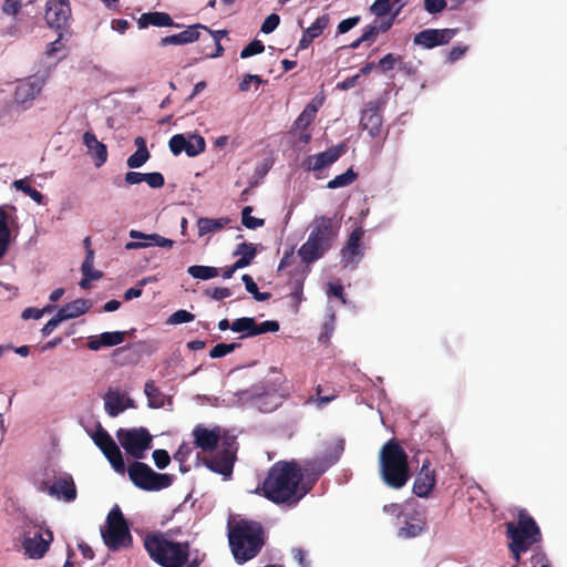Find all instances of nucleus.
<instances>
[{"mask_svg": "<svg viewBox=\"0 0 567 567\" xmlns=\"http://www.w3.org/2000/svg\"><path fill=\"white\" fill-rule=\"evenodd\" d=\"M94 444L101 450L112 467L120 474H124L125 463L122 452L110 433L103 427H99L92 435Z\"/></svg>", "mask_w": 567, "mask_h": 567, "instance_id": "nucleus-12", "label": "nucleus"}, {"mask_svg": "<svg viewBox=\"0 0 567 567\" xmlns=\"http://www.w3.org/2000/svg\"><path fill=\"white\" fill-rule=\"evenodd\" d=\"M346 153V145L340 144L317 155L308 156L303 165L308 171H320L337 162Z\"/></svg>", "mask_w": 567, "mask_h": 567, "instance_id": "nucleus-19", "label": "nucleus"}, {"mask_svg": "<svg viewBox=\"0 0 567 567\" xmlns=\"http://www.w3.org/2000/svg\"><path fill=\"white\" fill-rule=\"evenodd\" d=\"M62 321L63 320L61 319V317L56 313L44 324V327L41 330L42 334L44 337L50 336Z\"/></svg>", "mask_w": 567, "mask_h": 567, "instance_id": "nucleus-62", "label": "nucleus"}, {"mask_svg": "<svg viewBox=\"0 0 567 567\" xmlns=\"http://www.w3.org/2000/svg\"><path fill=\"white\" fill-rule=\"evenodd\" d=\"M186 146V136L184 134H175L171 137L168 142L169 151L175 155H179L182 152H185Z\"/></svg>", "mask_w": 567, "mask_h": 567, "instance_id": "nucleus-48", "label": "nucleus"}, {"mask_svg": "<svg viewBox=\"0 0 567 567\" xmlns=\"http://www.w3.org/2000/svg\"><path fill=\"white\" fill-rule=\"evenodd\" d=\"M401 60L400 55H394L393 53L385 54L377 64V68L385 73L388 71H391L395 63Z\"/></svg>", "mask_w": 567, "mask_h": 567, "instance_id": "nucleus-50", "label": "nucleus"}, {"mask_svg": "<svg viewBox=\"0 0 567 567\" xmlns=\"http://www.w3.org/2000/svg\"><path fill=\"white\" fill-rule=\"evenodd\" d=\"M153 460L155 462V465L161 470L166 468L171 462L169 454L165 450H155L153 452Z\"/></svg>", "mask_w": 567, "mask_h": 567, "instance_id": "nucleus-56", "label": "nucleus"}, {"mask_svg": "<svg viewBox=\"0 0 567 567\" xmlns=\"http://www.w3.org/2000/svg\"><path fill=\"white\" fill-rule=\"evenodd\" d=\"M116 437L125 452L135 460L145 457V452L152 447L153 436L146 427H121Z\"/></svg>", "mask_w": 567, "mask_h": 567, "instance_id": "nucleus-9", "label": "nucleus"}, {"mask_svg": "<svg viewBox=\"0 0 567 567\" xmlns=\"http://www.w3.org/2000/svg\"><path fill=\"white\" fill-rule=\"evenodd\" d=\"M338 396L337 391L334 389H330L329 391H324L322 385H317L316 388V402L318 406H323L331 401H333Z\"/></svg>", "mask_w": 567, "mask_h": 567, "instance_id": "nucleus-44", "label": "nucleus"}, {"mask_svg": "<svg viewBox=\"0 0 567 567\" xmlns=\"http://www.w3.org/2000/svg\"><path fill=\"white\" fill-rule=\"evenodd\" d=\"M206 143L203 136L193 134L186 137L185 153L189 157H195L205 151Z\"/></svg>", "mask_w": 567, "mask_h": 567, "instance_id": "nucleus-38", "label": "nucleus"}, {"mask_svg": "<svg viewBox=\"0 0 567 567\" xmlns=\"http://www.w3.org/2000/svg\"><path fill=\"white\" fill-rule=\"evenodd\" d=\"M426 527V520L422 512L413 509L404 514V525L399 528L398 537L403 539L420 536Z\"/></svg>", "mask_w": 567, "mask_h": 567, "instance_id": "nucleus-20", "label": "nucleus"}, {"mask_svg": "<svg viewBox=\"0 0 567 567\" xmlns=\"http://www.w3.org/2000/svg\"><path fill=\"white\" fill-rule=\"evenodd\" d=\"M44 18L50 28L58 30L65 28L71 19L69 0H48Z\"/></svg>", "mask_w": 567, "mask_h": 567, "instance_id": "nucleus-14", "label": "nucleus"}, {"mask_svg": "<svg viewBox=\"0 0 567 567\" xmlns=\"http://www.w3.org/2000/svg\"><path fill=\"white\" fill-rule=\"evenodd\" d=\"M361 18L360 16H354V17H351V18H348V19H344L342 20L339 24H338V33L339 34H343V33H347L348 31H350L352 28H354L355 25L359 24Z\"/></svg>", "mask_w": 567, "mask_h": 567, "instance_id": "nucleus-58", "label": "nucleus"}, {"mask_svg": "<svg viewBox=\"0 0 567 567\" xmlns=\"http://www.w3.org/2000/svg\"><path fill=\"white\" fill-rule=\"evenodd\" d=\"M430 464L429 458H425L414 480L413 493L419 497H427L435 486V471L430 468Z\"/></svg>", "mask_w": 567, "mask_h": 567, "instance_id": "nucleus-21", "label": "nucleus"}, {"mask_svg": "<svg viewBox=\"0 0 567 567\" xmlns=\"http://www.w3.org/2000/svg\"><path fill=\"white\" fill-rule=\"evenodd\" d=\"M104 544L110 550L116 551L132 545L128 524L118 506H114L106 518L105 528L101 529Z\"/></svg>", "mask_w": 567, "mask_h": 567, "instance_id": "nucleus-6", "label": "nucleus"}, {"mask_svg": "<svg viewBox=\"0 0 567 567\" xmlns=\"http://www.w3.org/2000/svg\"><path fill=\"white\" fill-rule=\"evenodd\" d=\"M43 80L37 76H30L20 81L14 91V101L19 104H23L35 99V96L41 92Z\"/></svg>", "mask_w": 567, "mask_h": 567, "instance_id": "nucleus-25", "label": "nucleus"}, {"mask_svg": "<svg viewBox=\"0 0 567 567\" xmlns=\"http://www.w3.org/2000/svg\"><path fill=\"white\" fill-rule=\"evenodd\" d=\"M329 24H330V17H329V14L324 13V14L318 17L308 29L316 38H319L323 33V31L328 28Z\"/></svg>", "mask_w": 567, "mask_h": 567, "instance_id": "nucleus-45", "label": "nucleus"}, {"mask_svg": "<svg viewBox=\"0 0 567 567\" xmlns=\"http://www.w3.org/2000/svg\"><path fill=\"white\" fill-rule=\"evenodd\" d=\"M393 22H394V16L389 17L383 20L375 19L372 24L375 25L378 33H384L391 29V27L393 25Z\"/></svg>", "mask_w": 567, "mask_h": 567, "instance_id": "nucleus-64", "label": "nucleus"}, {"mask_svg": "<svg viewBox=\"0 0 567 567\" xmlns=\"http://www.w3.org/2000/svg\"><path fill=\"white\" fill-rule=\"evenodd\" d=\"M383 117L377 107H370L362 112L360 126L363 131H368L373 138L381 137L383 131Z\"/></svg>", "mask_w": 567, "mask_h": 567, "instance_id": "nucleus-26", "label": "nucleus"}, {"mask_svg": "<svg viewBox=\"0 0 567 567\" xmlns=\"http://www.w3.org/2000/svg\"><path fill=\"white\" fill-rule=\"evenodd\" d=\"M143 544L150 557L162 567H184L189 558L188 542L168 540L161 532L148 533Z\"/></svg>", "mask_w": 567, "mask_h": 567, "instance_id": "nucleus-5", "label": "nucleus"}, {"mask_svg": "<svg viewBox=\"0 0 567 567\" xmlns=\"http://www.w3.org/2000/svg\"><path fill=\"white\" fill-rule=\"evenodd\" d=\"M130 237L133 239H145L146 243H126V250H136L152 246L172 248L174 245V240L165 238L158 234H144L136 229L130 230Z\"/></svg>", "mask_w": 567, "mask_h": 567, "instance_id": "nucleus-23", "label": "nucleus"}, {"mask_svg": "<svg viewBox=\"0 0 567 567\" xmlns=\"http://www.w3.org/2000/svg\"><path fill=\"white\" fill-rule=\"evenodd\" d=\"M21 9H22L21 0H4V2L1 6L2 12L8 16L19 14Z\"/></svg>", "mask_w": 567, "mask_h": 567, "instance_id": "nucleus-55", "label": "nucleus"}, {"mask_svg": "<svg viewBox=\"0 0 567 567\" xmlns=\"http://www.w3.org/2000/svg\"><path fill=\"white\" fill-rule=\"evenodd\" d=\"M93 264H94V251H89V254H86V256L82 262L81 271L84 277H91L94 280L101 279L103 274L100 270H94Z\"/></svg>", "mask_w": 567, "mask_h": 567, "instance_id": "nucleus-41", "label": "nucleus"}, {"mask_svg": "<svg viewBox=\"0 0 567 567\" xmlns=\"http://www.w3.org/2000/svg\"><path fill=\"white\" fill-rule=\"evenodd\" d=\"M126 331L103 332L96 339L87 342V348L92 351H99L103 347H114L125 341Z\"/></svg>", "mask_w": 567, "mask_h": 567, "instance_id": "nucleus-29", "label": "nucleus"}, {"mask_svg": "<svg viewBox=\"0 0 567 567\" xmlns=\"http://www.w3.org/2000/svg\"><path fill=\"white\" fill-rule=\"evenodd\" d=\"M305 274L303 271H301L299 274V278H297L295 281H293V290L291 292V297L297 300L298 302L301 301V297H302V288H303V280H305Z\"/></svg>", "mask_w": 567, "mask_h": 567, "instance_id": "nucleus-61", "label": "nucleus"}, {"mask_svg": "<svg viewBox=\"0 0 567 567\" xmlns=\"http://www.w3.org/2000/svg\"><path fill=\"white\" fill-rule=\"evenodd\" d=\"M291 554L301 567H311V561L308 559V553L302 548H292Z\"/></svg>", "mask_w": 567, "mask_h": 567, "instance_id": "nucleus-59", "label": "nucleus"}, {"mask_svg": "<svg viewBox=\"0 0 567 567\" xmlns=\"http://www.w3.org/2000/svg\"><path fill=\"white\" fill-rule=\"evenodd\" d=\"M194 444L203 452H213L218 447V443L221 440V429L215 426L207 429L202 424H197L193 430Z\"/></svg>", "mask_w": 567, "mask_h": 567, "instance_id": "nucleus-18", "label": "nucleus"}, {"mask_svg": "<svg viewBox=\"0 0 567 567\" xmlns=\"http://www.w3.org/2000/svg\"><path fill=\"white\" fill-rule=\"evenodd\" d=\"M83 143L87 147V153L94 159L96 167H101L107 159L106 146L97 141L96 136L91 132H85Z\"/></svg>", "mask_w": 567, "mask_h": 567, "instance_id": "nucleus-27", "label": "nucleus"}, {"mask_svg": "<svg viewBox=\"0 0 567 567\" xmlns=\"http://www.w3.org/2000/svg\"><path fill=\"white\" fill-rule=\"evenodd\" d=\"M227 218H207L202 217L197 220L198 235L204 236L210 233L218 231L227 224Z\"/></svg>", "mask_w": 567, "mask_h": 567, "instance_id": "nucleus-35", "label": "nucleus"}, {"mask_svg": "<svg viewBox=\"0 0 567 567\" xmlns=\"http://www.w3.org/2000/svg\"><path fill=\"white\" fill-rule=\"evenodd\" d=\"M457 29H425L414 37V43L425 49L447 44L457 33Z\"/></svg>", "mask_w": 567, "mask_h": 567, "instance_id": "nucleus-16", "label": "nucleus"}, {"mask_svg": "<svg viewBox=\"0 0 567 567\" xmlns=\"http://www.w3.org/2000/svg\"><path fill=\"white\" fill-rule=\"evenodd\" d=\"M204 295L206 297H209L214 300H223L225 298H228L231 296V291L229 288L226 287H217V288H209L204 291Z\"/></svg>", "mask_w": 567, "mask_h": 567, "instance_id": "nucleus-54", "label": "nucleus"}, {"mask_svg": "<svg viewBox=\"0 0 567 567\" xmlns=\"http://www.w3.org/2000/svg\"><path fill=\"white\" fill-rule=\"evenodd\" d=\"M340 225L328 216H316L308 239L298 250L302 262L310 265L322 258L333 246Z\"/></svg>", "mask_w": 567, "mask_h": 567, "instance_id": "nucleus-4", "label": "nucleus"}, {"mask_svg": "<svg viewBox=\"0 0 567 567\" xmlns=\"http://www.w3.org/2000/svg\"><path fill=\"white\" fill-rule=\"evenodd\" d=\"M370 10L378 18L384 17L391 10V0H375Z\"/></svg>", "mask_w": 567, "mask_h": 567, "instance_id": "nucleus-52", "label": "nucleus"}, {"mask_svg": "<svg viewBox=\"0 0 567 567\" xmlns=\"http://www.w3.org/2000/svg\"><path fill=\"white\" fill-rule=\"evenodd\" d=\"M358 177V174L352 169L349 168L346 173L340 174L328 182L327 187L330 189H336L340 187L348 186L352 184Z\"/></svg>", "mask_w": 567, "mask_h": 567, "instance_id": "nucleus-39", "label": "nucleus"}, {"mask_svg": "<svg viewBox=\"0 0 567 567\" xmlns=\"http://www.w3.org/2000/svg\"><path fill=\"white\" fill-rule=\"evenodd\" d=\"M91 307H92V302L90 300L76 299V300L69 302L64 307L60 308L56 313L64 321V320L74 319V318H78V317L84 315L85 312H87L90 310Z\"/></svg>", "mask_w": 567, "mask_h": 567, "instance_id": "nucleus-31", "label": "nucleus"}, {"mask_svg": "<svg viewBox=\"0 0 567 567\" xmlns=\"http://www.w3.org/2000/svg\"><path fill=\"white\" fill-rule=\"evenodd\" d=\"M318 109L313 104H308L303 111L299 114L293 123L295 130L306 131L308 126L313 122L317 115Z\"/></svg>", "mask_w": 567, "mask_h": 567, "instance_id": "nucleus-36", "label": "nucleus"}, {"mask_svg": "<svg viewBox=\"0 0 567 567\" xmlns=\"http://www.w3.org/2000/svg\"><path fill=\"white\" fill-rule=\"evenodd\" d=\"M187 272L195 279L209 280L219 275V269L212 266L194 265L188 267Z\"/></svg>", "mask_w": 567, "mask_h": 567, "instance_id": "nucleus-37", "label": "nucleus"}, {"mask_svg": "<svg viewBox=\"0 0 567 567\" xmlns=\"http://www.w3.org/2000/svg\"><path fill=\"white\" fill-rule=\"evenodd\" d=\"M48 493L58 499L73 502L76 498V487L73 477L70 474L56 477L49 486Z\"/></svg>", "mask_w": 567, "mask_h": 567, "instance_id": "nucleus-22", "label": "nucleus"}, {"mask_svg": "<svg viewBox=\"0 0 567 567\" xmlns=\"http://www.w3.org/2000/svg\"><path fill=\"white\" fill-rule=\"evenodd\" d=\"M140 29H145L150 25L163 28V27H175L179 28V23H175L172 17L166 12L153 11L143 13L137 20Z\"/></svg>", "mask_w": 567, "mask_h": 567, "instance_id": "nucleus-28", "label": "nucleus"}, {"mask_svg": "<svg viewBox=\"0 0 567 567\" xmlns=\"http://www.w3.org/2000/svg\"><path fill=\"white\" fill-rule=\"evenodd\" d=\"M123 394L114 389H109L104 396V408L111 417L117 416L126 406L123 404Z\"/></svg>", "mask_w": 567, "mask_h": 567, "instance_id": "nucleus-33", "label": "nucleus"}, {"mask_svg": "<svg viewBox=\"0 0 567 567\" xmlns=\"http://www.w3.org/2000/svg\"><path fill=\"white\" fill-rule=\"evenodd\" d=\"M186 146V136L184 134H175L171 137L168 142L169 151L175 155H179L182 152H185Z\"/></svg>", "mask_w": 567, "mask_h": 567, "instance_id": "nucleus-47", "label": "nucleus"}, {"mask_svg": "<svg viewBox=\"0 0 567 567\" xmlns=\"http://www.w3.org/2000/svg\"><path fill=\"white\" fill-rule=\"evenodd\" d=\"M235 437H225L221 441L220 449L209 457H204V464L213 472L229 477L233 474L236 461Z\"/></svg>", "mask_w": 567, "mask_h": 567, "instance_id": "nucleus-11", "label": "nucleus"}, {"mask_svg": "<svg viewBox=\"0 0 567 567\" xmlns=\"http://www.w3.org/2000/svg\"><path fill=\"white\" fill-rule=\"evenodd\" d=\"M303 480L305 473L298 461H278L268 470L260 489L275 504L297 505L312 489V485Z\"/></svg>", "mask_w": 567, "mask_h": 567, "instance_id": "nucleus-1", "label": "nucleus"}, {"mask_svg": "<svg viewBox=\"0 0 567 567\" xmlns=\"http://www.w3.org/2000/svg\"><path fill=\"white\" fill-rule=\"evenodd\" d=\"M136 151L127 158V166L130 168H138L143 166L151 157V154L146 146V140L142 136H137L134 141Z\"/></svg>", "mask_w": 567, "mask_h": 567, "instance_id": "nucleus-32", "label": "nucleus"}, {"mask_svg": "<svg viewBox=\"0 0 567 567\" xmlns=\"http://www.w3.org/2000/svg\"><path fill=\"white\" fill-rule=\"evenodd\" d=\"M228 543L236 563L243 565L262 549L266 543L265 528L259 522L239 519L228 526Z\"/></svg>", "mask_w": 567, "mask_h": 567, "instance_id": "nucleus-2", "label": "nucleus"}, {"mask_svg": "<svg viewBox=\"0 0 567 567\" xmlns=\"http://www.w3.org/2000/svg\"><path fill=\"white\" fill-rule=\"evenodd\" d=\"M506 536L518 549H529L542 540L540 529L526 509L519 511L517 523H506Z\"/></svg>", "mask_w": 567, "mask_h": 567, "instance_id": "nucleus-7", "label": "nucleus"}, {"mask_svg": "<svg viewBox=\"0 0 567 567\" xmlns=\"http://www.w3.org/2000/svg\"><path fill=\"white\" fill-rule=\"evenodd\" d=\"M13 223V215L6 207H0V258L8 250L11 236L10 225Z\"/></svg>", "mask_w": 567, "mask_h": 567, "instance_id": "nucleus-30", "label": "nucleus"}, {"mask_svg": "<svg viewBox=\"0 0 567 567\" xmlns=\"http://www.w3.org/2000/svg\"><path fill=\"white\" fill-rule=\"evenodd\" d=\"M446 6V0H424V9L431 14L442 12Z\"/></svg>", "mask_w": 567, "mask_h": 567, "instance_id": "nucleus-57", "label": "nucleus"}, {"mask_svg": "<svg viewBox=\"0 0 567 567\" xmlns=\"http://www.w3.org/2000/svg\"><path fill=\"white\" fill-rule=\"evenodd\" d=\"M194 319H195V316L192 312L181 309V310H177L174 313H172L169 316L167 322L169 324H181V323L190 322Z\"/></svg>", "mask_w": 567, "mask_h": 567, "instance_id": "nucleus-49", "label": "nucleus"}, {"mask_svg": "<svg viewBox=\"0 0 567 567\" xmlns=\"http://www.w3.org/2000/svg\"><path fill=\"white\" fill-rule=\"evenodd\" d=\"M238 347H240V344L236 342L218 343L212 348V350L209 351V357L213 359L223 358L235 351Z\"/></svg>", "mask_w": 567, "mask_h": 567, "instance_id": "nucleus-43", "label": "nucleus"}, {"mask_svg": "<svg viewBox=\"0 0 567 567\" xmlns=\"http://www.w3.org/2000/svg\"><path fill=\"white\" fill-rule=\"evenodd\" d=\"M379 474L393 489H401L411 477L409 456L395 439H390L380 449Z\"/></svg>", "mask_w": 567, "mask_h": 567, "instance_id": "nucleus-3", "label": "nucleus"}, {"mask_svg": "<svg viewBox=\"0 0 567 567\" xmlns=\"http://www.w3.org/2000/svg\"><path fill=\"white\" fill-rule=\"evenodd\" d=\"M52 540L53 534L50 529L35 530L24 537L22 545L30 558L40 559L49 550Z\"/></svg>", "mask_w": 567, "mask_h": 567, "instance_id": "nucleus-15", "label": "nucleus"}, {"mask_svg": "<svg viewBox=\"0 0 567 567\" xmlns=\"http://www.w3.org/2000/svg\"><path fill=\"white\" fill-rule=\"evenodd\" d=\"M364 235L362 227L354 228L349 235L344 247L341 249V260L344 266L357 265L363 256L364 247L361 239Z\"/></svg>", "mask_w": 567, "mask_h": 567, "instance_id": "nucleus-17", "label": "nucleus"}, {"mask_svg": "<svg viewBox=\"0 0 567 567\" xmlns=\"http://www.w3.org/2000/svg\"><path fill=\"white\" fill-rule=\"evenodd\" d=\"M143 182H145L151 188H161L165 184V178L162 173H144Z\"/></svg>", "mask_w": 567, "mask_h": 567, "instance_id": "nucleus-51", "label": "nucleus"}, {"mask_svg": "<svg viewBox=\"0 0 567 567\" xmlns=\"http://www.w3.org/2000/svg\"><path fill=\"white\" fill-rule=\"evenodd\" d=\"M144 393L147 398V405L151 409H161L165 405L166 395L155 385L153 380H148L144 385Z\"/></svg>", "mask_w": 567, "mask_h": 567, "instance_id": "nucleus-34", "label": "nucleus"}, {"mask_svg": "<svg viewBox=\"0 0 567 567\" xmlns=\"http://www.w3.org/2000/svg\"><path fill=\"white\" fill-rule=\"evenodd\" d=\"M127 474L136 487L148 492L162 491L173 483V475L156 473L151 466L138 461L128 466Z\"/></svg>", "mask_w": 567, "mask_h": 567, "instance_id": "nucleus-8", "label": "nucleus"}, {"mask_svg": "<svg viewBox=\"0 0 567 567\" xmlns=\"http://www.w3.org/2000/svg\"><path fill=\"white\" fill-rule=\"evenodd\" d=\"M280 23V17L277 13L269 14L261 24L260 31L262 33H271L277 29Z\"/></svg>", "mask_w": 567, "mask_h": 567, "instance_id": "nucleus-53", "label": "nucleus"}, {"mask_svg": "<svg viewBox=\"0 0 567 567\" xmlns=\"http://www.w3.org/2000/svg\"><path fill=\"white\" fill-rule=\"evenodd\" d=\"M295 260V251L293 247H290L289 249L285 250L284 256L279 262L277 271L280 272L285 270L286 268L290 267Z\"/></svg>", "mask_w": 567, "mask_h": 567, "instance_id": "nucleus-60", "label": "nucleus"}, {"mask_svg": "<svg viewBox=\"0 0 567 567\" xmlns=\"http://www.w3.org/2000/svg\"><path fill=\"white\" fill-rule=\"evenodd\" d=\"M265 51V45L260 40H252L249 44H247L240 52L241 59H247L249 56L260 54Z\"/></svg>", "mask_w": 567, "mask_h": 567, "instance_id": "nucleus-46", "label": "nucleus"}, {"mask_svg": "<svg viewBox=\"0 0 567 567\" xmlns=\"http://www.w3.org/2000/svg\"><path fill=\"white\" fill-rule=\"evenodd\" d=\"M252 212L251 206H246L241 210V224L248 229H257L265 225V219L252 217L250 214Z\"/></svg>", "mask_w": 567, "mask_h": 567, "instance_id": "nucleus-42", "label": "nucleus"}, {"mask_svg": "<svg viewBox=\"0 0 567 567\" xmlns=\"http://www.w3.org/2000/svg\"><path fill=\"white\" fill-rule=\"evenodd\" d=\"M344 451V440L337 439L331 443V445L327 449L323 457L309 460L305 462L302 471L305 476H308L306 482H309V485H315L318 478L333 464H336L341 457Z\"/></svg>", "mask_w": 567, "mask_h": 567, "instance_id": "nucleus-10", "label": "nucleus"}, {"mask_svg": "<svg viewBox=\"0 0 567 567\" xmlns=\"http://www.w3.org/2000/svg\"><path fill=\"white\" fill-rule=\"evenodd\" d=\"M280 326L278 321L268 320L258 323L255 318L241 317L231 322L230 329L241 333V338H251L267 332H277Z\"/></svg>", "mask_w": 567, "mask_h": 567, "instance_id": "nucleus-13", "label": "nucleus"}, {"mask_svg": "<svg viewBox=\"0 0 567 567\" xmlns=\"http://www.w3.org/2000/svg\"><path fill=\"white\" fill-rule=\"evenodd\" d=\"M13 187L21 190L23 194L32 198L35 203H43V195L38 189L30 186L27 179H17L13 182Z\"/></svg>", "mask_w": 567, "mask_h": 567, "instance_id": "nucleus-40", "label": "nucleus"}, {"mask_svg": "<svg viewBox=\"0 0 567 567\" xmlns=\"http://www.w3.org/2000/svg\"><path fill=\"white\" fill-rule=\"evenodd\" d=\"M200 30L208 31V28L204 24L197 23L187 27L186 30L172 34L166 35L159 40L161 47H167V45H183L193 43L197 40H199L200 37Z\"/></svg>", "mask_w": 567, "mask_h": 567, "instance_id": "nucleus-24", "label": "nucleus"}, {"mask_svg": "<svg viewBox=\"0 0 567 567\" xmlns=\"http://www.w3.org/2000/svg\"><path fill=\"white\" fill-rule=\"evenodd\" d=\"M249 252H252L254 257L256 256L257 250H256L254 244H251V243H240V244L237 245L234 255H240V257L243 256L244 258H247Z\"/></svg>", "mask_w": 567, "mask_h": 567, "instance_id": "nucleus-63", "label": "nucleus"}]
</instances>
